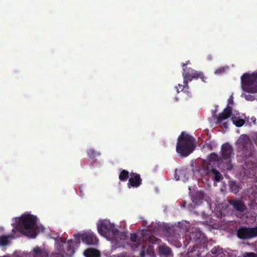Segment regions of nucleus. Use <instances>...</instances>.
<instances>
[{"label": "nucleus", "mask_w": 257, "mask_h": 257, "mask_svg": "<svg viewBox=\"0 0 257 257\" xmlns=\"http://www.w3.org/2000/svg\"><path fill=\"white\" fill-rule=\"evenodd\" d=\"M108 240L112 242H118L124 240L126 237L124 232H120L113 224L108 223Z\"/></svg>", "instance_id": "nucleus-8"}, {"label": "nucleus", "mask_w": 257, "mask_h": 257, "mask_svg": "<svg viewBox=\"0 0 257 257\" xmlns=\"http://www.w3.org/2000/svg\"><path fill=\"white\" fill-rule=\"evenodd\" d=\"M82 241L87 244H95L98 239L95 234L92 232H86L82 234Z\"/></svg>", "instance_id": "nucleus-11"}, {"label": "nucleus", "mask_w": 257, "mask_h": 257, "mask_svg": "<svg viewBox=\"0 0 257 257\" xmlns=\"http://www.w3.org/2000/svg\"><path fill=\"white\" fill-rule=\"evenodd\" d=\"M229 187L230 191L235 194H236L239 191V186L235 182H230L229 183Z\"/></svg>", "instance_id": "nucleus-25"}, {"label": "nucleus", "mask_w": 257, "mask_h": 257, "mask_svg": "<svg viewBox=\"0 0 257 257\" xmlns=\"http://www.w3.org/2000/svg\"><path fill=\"white\" fill-rule=\"evenodd\" d=\"M232 113V107L227 106V107L223 110V112L219 113L218 116L216 117V123L217 124L221 123L222 120L229 118L231 115Z\"/></svg>", "instance_id": "nucleus-14"}, {"label": "nucleus", "mask_w": 257, "mask_h": 257, "mask_svg": "<svg viewBox=\"0 0 257 257\" xmlns=\"http://www.w3.org/2000/svg\"><path fill=\"white\" fill-rule=\"evenodd\" d=\"M198 171L202 177L209 176L212 174V180L215 182H219L223 179L221 174L208 162H203Z\"/></svg>", "instance_id": "nucleus-6"}, {"label": "nucleus", "mask_w": 257, "mask_h": 257, "mask_svg": "<svg viewBox=\"0 0 257 257\" xmlns=\"http://www.w3.org/2000/svg\"><path fill=\"white\" fill-rule=\"evenodd\" d=\"M190 241L195 244L190 250L191 255L197 257H205L208 253L209 248L206 244L207 238L199 228H192L190 233Z\"/></svg>", "instance_id": "nucleus-2"}, {"label": "nucleus", "mask_w": 257, "mask_h": 257, "mask_svg": "<svg viewBox=\"0 0 257 257\" xmlns=\"http://www.w3.org/2000/svg\"><path fill=\"white\" fill-rule=\"evenodd\" d=\"M113 257H131L126 252H122L114 255Z\"/></svg>", "instance_id": "nucleus-30"}, {"label": "nucleus", "mask_w": 257, "mask_h": 257, "mask_svg": "<svg viewBox=\"0 0 257 257\" xmlns=\"http://www.w3.org/2000/svg\"><path fill=\"white\" fill-rule=\"evenodd\" d=\"M237 237L243 240L249 239L257 236L256 227H241L237 230Z\"/></svg>", "instance_id": "nucleus-9"}, {"label": "nucleus", "mask_w": 257, "mask_h": 257, "mask_svg": "<svg viewBox=\"0 0 257 257\" xmlns=\"http://www.w3.org/2000/svg\"><path fill=\"white\" fill-rule=\"evenodd\" d=\"M129 178V172L125 170H122L119 175V179L121 181H126Z\"/></svg>", "instance_id": "nucleus-24"}, {"label": "nucleus", "mask_w": 257, "mask_h": 257, "mask_svg": "<svg viewBox=\"0 0 257 257\" xmlns=\"http://www.w3.org/2000/svg\"><path fill=\"white\" fill-rule=\"evenodd\" d=\"M212 254L214 255V257H225V254L223 251V249L219 246H214L210 250Z\"/></svg>", "instance_id": "nucleus-19"}, {"label": "nucleus", "mask_w": 257, "mask_h": 257, "mask_svg": "<svg viewBox=\"0 0 257 257\" xmlns=\"http://www.w3.org/2000/svg\"><path fill=\"white\" fill-rule=\"evenodd\" d=\"M197 194L200 199H202L204 198V193L202 191L198 192Z\"/></svg>", "instance_id": "nucleus-34"}, {"label": "nucleus", "mask_w": 257, "mask_h": 257, "mask_svg": "<svg viewBox=\"0 0 257 257\" xmlns=\"http://www.w3.org/2000/svg\"><path fill=\"white\" fill-rule=\"evenodd\" d=\"M142 238L138 239V236L136 233H133L131 235V239L133 242H138L141 243L144 240H146L148 238V231L147 230H142L140 233Z\"/></svg>", "instance_id": "nucleus-16"}, {"label": "nucleus", "mask_w": 257, "mask_h": 257, "mask_svg": "<svg viewBox=\"0 0 257 257\" xmlns=\"http://www.w3.org/2000/svg\"><path fill=\"white\" fill-rule=\"evenodd\" d=\"M79 190L80 192L83 195V191L84 190V186L83 185H81L79 186Z\"/></svg>", "instance_id": "nucleus-37"}, {"label": "nucleus", "mask_w": 257, "mask_h": 257, "mask_svg": "<svg viewBox=\"0 0 257 257\" xmlns=\"http://www.w3.org/2000/svg\"><path fill=\"white\" fill-rule=\"evenodd\" d=\"M223 126L224 128H226L228 127V123L227 122H224L223 123Z\"/></svg>", "instance_id": "nucleus-40"}, {"label": "nucleus", "mask_w": 257, "mask_h": 257, "mask_svg": "<svg viewBox=\"0 0 257 257\" xmlns=\"http://www.w3.org/2000/svg\"><path fill=\"white\" fill-rule=\"evenodd\" d=\"M189 63H190V61L188 60V61H186V62L185 63L182 64V67H183V71H186V68H187L186 66Z\"/></svg>", "instance_id": "nucleus-33"}, {"label": "nucleus", "mask_w": 257, "mask_h": 257, "mask_svg": "<svg viewBox=\"0 0 257 257\" xmlns=\"http://www.w3.org/2000/svg\"><path fill=\"white\" fill-rule=\"evenodd\" d=\"M241 83L243 91L248 93L257 92V72L252 74H243L241 77Z\"/></svg>", "instance_id": "nucleus-5"}, {"label": "nucleus", "mask_w": 257, "mask_h": 257, "mask_svg": "<svg viewBox=\"0 0 257 257\" xmlns=\"http://www.w3.org/2000/svg\"><path fill=\"white\" fill-rule=\"evenodd\" d=\"M245 123V121L243 119H238L236 121H233V123L237 127L242 126Z\"/></svg>", "instance_id": "nucleus-28"}, {"label": "nucleus", "mask_w": 257, "mask_h": 257, "mask_svg": "<svg viewBox=\"0 0 257 257\" xmlns=\"http://www.w3.org/2000/svg\"><path fill=\"white\" fill-rule=\"evenodd\" d=\"M87 155L89 160L94 163L96 161V158L100 156V153L95 151L94 149H90L87 151Z\"/></svg>", "instance_id": "nucleus-20"}, {"label": "nucleus", "mask_w": 257, "mask_h": 257, "mask_svg": "<svg viewBox=\"0 0 257 257\" xmlns=\"http://www.w3.org/2000/svg\"><path fill=\"white\" fill-rule=\"evenodd\" d=\"M216 111H217V109L214 110V113H215Z\"/></svg>", "instance_id": "nucleus-45"}, {"label": "nucleus", "mask_w": 257, "mask_h": 257, "mask_svg": "<svg viewBox=\"0 0 257 257\" xmlns=\"http://www.w3.org/2000/svg\"><path fill=\"white\" fill-rule=\"evenodd\" d=\"M195 73V74H194V76H196L195 78L197 79L200 78L203 82H206V80L207 78L202 72L197 71V72Z\"/></svg>", "instance_id": "nucleus-26"}, {"label": "nucleus", "mask_w": 257, "mask_h": 257, "mask_svg": "<svg viewBox=\"0 0 257 257\" xmlns=\"http://www.w3.org/2000/svg\"><path fill=\"white\" fill-rule=\"evenodd\" d=\"M85 257H100V252L94 248H88L84 252Z\"/></svg>", "instance_id": "nucleus-18"}, {"label": "nucleus", "mask_w": 257, "mask_h": 257, "mask_svg": "<svg viewBox=\"0 0 257 257\" xmlns=\"http://www.w3.org/2000/svg\"><path fill=\"white\" fill-rule=\"evenodd\" d=\"M207 59L208 61H211L213 59V57L211 55H208L207 56Z\"/></svg>", "instance_id": "nucleus-39"}, {"label": "nucleus", "mask_w": 257, "mask_h": 257, "mask_svg": "<svg viewBox=\"0 0 257 257\" xmlns=\"http://www.w3.org/2000/svg\"><path fill=\"white\" fill-rule=\"evenodd\" d=\"M159 252L160 254L166 255L167 256L171 253V250L168 246H160L159 247Z\"/></svg>", "instance_id": "nucleus-23"}, {"label": "nucleus", "mask_w": 257, "mask_h": 257, "mask_svg": "<svg viewBox=\"0 0 257 257\" xmlns=\"http://www.w3.org/2000/svg\"><path fill=\"white\" fill-rule=\"evenodd\" d=\"M220 159L222 161L225 162V165L224 169L230 170L232 169V165L231 163V156L233 155V149L231 145L229 143H226L221 146L220 151Z\"/></svg>", "instance_id": "nucleus-7"}, {"label": "nucleus", "mask_w": 257, "mask_h": 257, "mask_svg": "<svg viewBox=\"0 0 257 257\" xmlns=\"http://www.w3.org/2000/svg\"><path fill=\"white\" fill-rule=\"evenodd\" d=\"M244 97L247 100L252 101L254 99V96L250 94L245 95Z\"/></svg>", "instance_id": "nucleus-32"}, {"label": "nucleus", "mask_w": 257, "mask_h": 257, "mask_svg": "<svg viewBox=\"0 0 257 257\" xmlns=\"http://www.w3.org/2000/svg\"><path fill=\"white\" fill-rule=\"evenodd\" d=\"M108 223H101L97 227V230L100 234L108 239Z\"/></svg>", "instance_id": "nucleus-17"}, {"label": "nucleus", "mask_w": 257, "mask_h": 257, "mask_svg": "<svg viewBox=\"0 0 257 257\" xmlns=\"http://www.w3.org/2000/svg\"><path fill=\"white\" fill-rule=\"evenodd\" d=\"M142 182L140 175L137 173H134L128 179L127 187L130 188L131 187L137 188L139 187Z\"/></svg>", "instance_id": "nucleus-12"}, {"label": "nucleus", "mask_w": 257, "mask_h": 257, "mask_svg": "<svg viewBox=\"0 0 257 257\" xmlns=\"http://www.w3.org/2000/svg\"><path fill=\"white\" fill-rule=\"evenodd\" d=\"M9 240L8 237L3 236L0 237V246H4L8 244Z\"/></svg>", "instance_id": "nucleus-27"}, {"label": "nucleus", "mask_w": 257, "mask_h": 257, "mask_svg": "<svg viewBox=\"0 0 257 257\" xmlns=\"http://www.w3.org/2000/svg\"><path fill=\"white\" fill-rule=\"evenodd\" d=\"M149 241L150 242H151V240L152 239V237L150 236L149 237Z\"/></svg>", "instance_id": "nucleus-43"}, {"label": "nucleus", "mask_w": 257, "mask_h": 257, "mask_svg": "<svg viewBox=\"0 0 257 257\" xmlns=\"http://www.w3.org/2000/svg\"><path fill=\"white\" fill-rule=\"evenodd\" d=\"M229 203L237 211L243 212L246 210L245 204L241 200L232 199L229 200Z\"/></svg>", "instance_id": "nucleus-15"}, {"label": "nucleus", "mask_w": 257, "mask_h": 257, "mask_svg": "<svg viewBox=\"0 0 257 257\" xmlns=\"http://www.w3.org/2000/svg\"><path fill=\"white\" fill-rule=\"evenodd\" d=\"M174 244L177 247H180L181 246V242L179 241L178 240L175 241V243H174Z\"/></svg>", "instance_id": "nucleus-36"}, {"label": "nucleus", "mask_w": 257, "mask_h": 257, "mask_svg": "<svg viewBox=\"0 0 257 257\" xmlns=\"http://www.w3.org/2000/svg\"><path fill=\"white\" fill-rule=\"evenodd\" d=\"M236 145L246 158L253 155L254 152V146L249 137L247 135L244 134L240 135L236 142Z\"/></svg>", "instance_id": "nucleus-4"}, {"label": "nucleus", "mask_w": 257, "mask_h": 257, "mask_svg": "<svg viewBox=\"0 0 257 257\" xmlns=\"http://www.w3.org/2000/svg\"><path fill=\"white\" fill-rule=\"evenodd\" d=\"M140 256L141 257H145V251L144 249H142L140 252Z\"/></svg>", "instance_id": "nucleus-38"}, {"label": "nucleus", "mask_w": 257, "mask_h": 257, "mask_svg": "<svg viewBox=\"0 0 257 257\" xmlns=\"http://www.w3.org/2000/svg\"><path fill=\"white\" fill-rule=\"evenodd\" d=\"M241 257H257V254L253 252H245Z\"/></svg>", "instance_id": "nucleus-29"}, {"label": "nucleus", "mask_w": 257, "mask_h": 257, "mask_svg": "<svg viewBox=\"0 0 257 257\" xmlns=\"http://www.w3.org/2000/svg\"><path fill=\"white\" fill-rule=\"evenodd\" d=\"M74 236L75 237V239L76 240V242L77 243H80V239H82V235H81L79 234H75L74 235Z\"/></svg>", "instance_id": "nucleus-31"}, {"label": "nucleus", "mask_w": 257, "mask_h": 257, "mask_svg": "<svg viewBox=\"0 0 257 257\" xmlns=\"http://www.w3.org/2000/svg\"><path fill=\"white\" fill-rule=\"evenodd\" d=\"M208 161L207 162H208L210 163L211 165V163L215 162H220L222 161V160L220 159V157H219L218 155L215 153H211L208 157Z\"/></svg>", "instance_id": "nucleus-22"}, {"label": "nucleus", "mask_w": 257, "mask_h": 257, "mask_svg": "<svg viewBox=\"0 0 257 257\" xmlns=\"http://www.w3.org/2000/svg\"><path fill=\"white\" fill-rule=\"evenodd\" d=\"M57 248H59L58 252H52L50 255V257H64L63 253L64 247H63V243H60L57 245Z\"/></svg>", "instance_id": "nucleus-21"}, {"label": "nucleus", "mask_w": 257, "mask_h": 257, "mask_svg": "<svg viewBox=\"0 0 257 257\" xmlns=\"http://www.w3.org/2000/svg\"><path fill=\"white\" fill-rule=\"evenodd\" d=\"M37 218L30 214L22 215L16 219V222L13 224L14 233L16 231L25 236L34 238L37 235L36 231Z\"/></svg>", "instance_id": "nucleus-1"}, {"label": "nucleus", "mask_w": 257, "mask_h": 257, "mask_svg": "<svg viewBox=\"0 0 257 257\" xmlns=\"http://www.w3.org/2000/svg\"><path fill=\"white\" fill-rule=\"evenodd\" d=\"M233 101L232 98H230L228 99V103H233Z\"/></svg>", "instance_id": "nucleus-41"}, {"label": "nucleus", "mask_w": 257, "mask_h": 257, "mask_svg": "<svg viewBox=\"0 0 257 257\" xmlns=\"http://www.w3.org/2000/svg\"><path fill=\"white\" fill-rule=\"evenodd\" d=\"M153 238H155V240H157V238H156V237H153Z\"/></svg>", "instance_id": "nucleus-44"}, {"label": "nucleus", "mask_w": 257, "mask_h": 257, "mask_svg": "<svg viewBox=\"0 0 257 257\" xmlns=\"http://www.w3.org/2000/svg\"><path fill=\"white\" fill-rule=\"evenodd\" d=\"M72 242V240H68V244H69V247H71L70 242Z\"/></svg>", "instance_id": "nucleus-42"}, {"label": "nucleus", "mask_w": 257, "mask_h": 257, "mask_svg": "<svg viewBox=\"0 0 257 257\" xmlns=\"http://www.w3.org/2000/svg\"><path fill=\"white\" fill-rule=\"evenodd\" d=\"M224 71V69L223 68H220L215 71L216 74H219L220 73L223 72Z\"/></svg>", "instance_id": "nucleus-35"}, {"label": "nucleus", "mask_w": 257, "mask_h": 257, "mask_svg": "<svg viewBox=\"0 0 257 257\" xmlns=\"http://www.w3.org/2000/svg\"><path fill=\"white\" fill-rule=\"evenodd\" d=\"M49 253L44 248L36 246L28 254V257H48Z\"/></svg>", "instance_id": "nucleus-13"}, {"label": "nucleus", "mask_w": 257, "mask_h": 257, "mask_svg": "<svg viewBox=\"0 0 257 257\" xmlns=\"http://www.w3.org/2000/svg\"><path fill=\"white\" fill-rule=\"evenodd\" d=\"M197 71L193 70L191 68H186V71H183V88H188V81H191L192 79L195 78L196 76H194V74H195V73H197Z\"/></svg>", "instance_id": "nucleus-10"}, {"label": "nucleus", "mask_w": 257, "mask_h": 257, "mask_svg": "<svg viewBox=\"0 0 257 257\" xmlns=\"http://www.w3.org/2000/svg\"><path fill=\"white\" fill-rule=\"evenodd\" d=\"M194 141L193 137L183 132H182L178 138L176 152L182 156H188L194 150Z\"/></svg>", "instance_id": "nucleus-3"}]
</instances>
